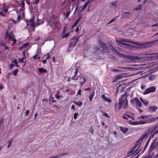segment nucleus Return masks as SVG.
<instances>
[{
    "label": "nucleus",
    "mask_w": 158,
    "mask_h": 158,
    "mask_svg": "<svg viewBox=\"0 0 158 158\" xmlns=\"http://www.w3.org/2000/svg\"><path fill=\"white\" fill-rule=\"evenodd\" d=\"M48 24L53 28H56L58 27V25L56 20L52 18L50 19L49 21Z\"/></svg>",
    "instance_id": "obj_8"
},
{
    "label": "nucleus",
    "mask_w": 158,
    "mask_h": 158,
    "mask_svg": "<svg viewBox=\"0 0 158 158\" xmlns=\"http://www.w3.org/2000/svg\"><path fill=\"white\" fill-rule=\"evenodd\" d=\"M47 60L46 59V60H43V63H44V64H45V63H46V62L47 61Z\"/></svg>",
    "instance_id": "obj_64"
},
{
    "label": "nucleus",
    "mask_w": 158,
    "mask_h": 158,
    "mask_svg": "<svg viewBox=\"0 0 158 158\" xmlns=\"http://www.w3.org/2000/svg\"><path fill=\"white\" fill-rule=\"evenodd\" d=\"M116 42L119 45H126L127 48H131L132 46L127 43H131V44L137 45V47L138 48H143V46L147 44L146 43H139L135 41H133L130 40L126 39H121L119 40H116Z\"/></svg>",
    "instance_id": "obj_1"
},
{
    "label": "nucleus",
    "mask_w": 158,
    "mask_h": 158,
    "mask_svg": "<svg viewBox=\"0 0 158 158\" xmlns=\"http://www.w3.org/2000/svg\"><path fill=\"white\" fill-rule=\"evenodd\" d=\"M89 2V0L87 1L85 4H84L83 7L82 9V10L81 11V12L84 9H85L87 7L88 4Z\"/></svg>",
    "instance_id": "obj_22"
},
{
    "label": "nucleus",
    "mask_w": 158,
    "mask_h": 158,
    "mask_svg": "<svg viewBox=\"0 0 158 158\" xmlns=\"http://www.w3.org/2000/svg\"><path fill=\"white\" fill-rule=\"evenodd\" d=\"M104 115L105 116H106V117H107L108 118H110L109 116L108 115V114L107 113H104Z\"/></svg>",
    "instance_id": "obj_54"
},
{
    "label": "nucleus",
    "mask_w": 158,
    "mask_h": 158,
    "mask_svg": "<svg viewBox=\"0 0 158 158\" xmlns=\"http://www.w3.org/2000/svg\"><path fill=\"white\" fill-rule=\"evenodd\" d=\"M9 23H15V22L13 20H12L10 21Z\"/></svg>",
    "instance_id": "obj_59"
},
{
    "label": "nucleus",
    "mask_w": 158,
    "mask_h": 158,
    "mask_svg": "<svg viewBox=\"0 0 158 158\" xmlns=\"http://www.w3.org/2000/svg\"><path fill=\"white\" fill-rule=\"evenodd\" d=\"M117 1H115L114 2H111V5L112 6H116L117 4Z\"/></svg>",
    "instance_id": "obj_37"
},
{
    "label": "nucleus",
    "mask_w": 158,
    "mask_h": 158,
    "mask_svg": "<svg viewBox=\"0 0 158 158\" xmlns=\"http://www.w3.org/2000/svg\"><path fill=\"white\" fill-rule=\"evenodd\" d=\"M25 58V57H23L22 58L19 59L18 60L19 61V62L24 63V64L23 66H24L26 64V62L24 61V60Z\"/></svg>",
    "instance_id": "obj_25"
},
{
    "label": "nucleus",
    "mask_w": 158,
    "mask_h": 158,
    "mask_svg": "<svg viewBox=\"0 0 158 158\" xmlns=\"http://www.w3.org/2000/svg\"><path fill=\"white\" fill-rule=\"evenodd\" d=\"M140 151V149H135L133 148L131 149L127 153L128 156L132 155H135L137 154Z\"/></svg>",
    "instance_id": "obj_7"
},
{
    "label": "nucleus",
    "mask_w": 158,
    "mask_h": 158,
    "mask_svg": "<svg viewBox=\"0 0 158 158\" xmlns=\"http://www.w3.org/2000/svg\"><path fill=\"white\" fill-rule=\"evenodd\" d=\"M69 14L70 13L69 12H67V13H66V17H68L69 15Z\"/></svg>",
    "instance_id": "obj_57"
},
{
    "label": "nucleus",
    "mask_w": 158,
    "mask_h": 158,
    "mask_svg": "<svg viewBox=\"0 0 158 158\" xmlns=\"http://www.w3.org/2000/svg\"><path fill=\"white\" fill-rule=\"evenodd\" d=\"M102 47L103 49H105L106 48V45L104 43H102L101 44Z\"/></svg>",
    "instance_id": "obj_36"
},
{
    "label": "nucleus",
    "mask_w": 158,
    "mask_h": 158,
    "mask_svg": "<svg viewBox=\"0 0 158 158\" xmlns=\"http://www.w3.org/2000/svg\"><path fill=\"white\" fill-rule=\"evenodd\" d=\"M15 66V64H11L10 66V69H11L13 68L14 66Z\"/></svg>",
    "instance_id": "obj_51"
},
{
    "label": "nucleus",
    "mask_w": 158,
    "mask_h": 158,
    "mask_svg": "<svg viewBox=\"0 0 158 158\" xmlns=\"http://www.w3.org/2000/svg\"><path fill=\"white\" fill-rule=\"evenodd\" d=\"M142 102L145 105H147L149 103L148 101L146 99H143Z\"/></svg>",
    "instance_id": "obj_30"
},
{
    "label": "nucleus",
    "mask_w": 158,
    "mask_h": 158,
    "mask_svg": "<svg viewBox=\"0 0 158 158\" xmlns=\"http://www.w3.org/2000/svg\"><path fill=\"white\" fill-rule=\"evenodd\" d=\"M78 114V113H75L74 115V118L75 119H76L77 118V116Z\"/></svg>",
    "instance_id": "obj_38"
},
{
    "label": "nucleus",
    "mask_w": 158,
    "mask_h": 158,
    "mask_svg": "<svg viewBox=\"0 0 158 158\" xmlns=\"http://www.w3.org/2000/svg\"><path fill=\"white\" fill-rule=\"evenodd\" d=\"M135 105L136 106H137L138 107H141L142 106V104L139 99L137 101Z\"/></svg>",
    "instance_id": "obj_23"
},
{
    "label": "nucleus",
    "mask_w": 158,
    "mask_h": 158,
    "mask_svg": "<svg viewBox=\"0 0 158 158\" xmlns=\"http://www.w3.org/2000/svg\"><path fill=\"white\" fill-rule=\"evenodd\" d=\"M156 90V88L154 86H152L147 89L144 92V94H147L155 92Z\"/></svg>",
    "instance_id": "obj_10"
},
{
    "label": "nucleus",
    "mask_w": 158,
    "mask_h": 158,
    "mask_svg": "<svg viewBox=\"0 0 158 158\" xmlns=\"http://www.w3.org/2000/svg\"><path fill=\"white\" fill-rule=\"evenodd\" d=\"M21 18L20 15H18L17 18V20L19 21L20 20V18Z\"/></svg>",
    "instance_id": "obj_46"
},
{
    "label": "nucleus",
    "mask_w": 158,
    "mask_h": 158,
    "mask_svg": "<svg viewBox=\"0 0 158 158\" xmlns=\"http://www.w3.org/2000/svg\"><path fill=\"white\" fill-rule=\"evenodd\" d=\"M81 79H82L83 80V81H81L80 82L81 85H83L84 84V83L86 81V80L85 77H81Z\"/></svg>",
    "instance_id": "obj_26"
},
{
    "label": "nucleus",
    "mask_w": 158,
    "mask_h": 158,
    "mask_svg": "<svg viewBox=\"0 0 158 158\" xmlns=\"http://www.w3.org/2000/svg\"><path fill=\"white\" fill-rule=\"evenodd\" d=\"M89 131L92 134H93L94 132V129L93 127H91L89 130Z\"/></svg>",
    "instance_id": "obj_43"
},
{
    "label": "nucleus",
    "mask_w": 158,
    "mask_h": 158,
    "mask_svg": "<svg viewBox=\"0 0 158 158\" xmlns=\"http://www.w3.org/2000/svg\"><path fill=\"white\" fill-rule=\"evenodd\" d=\"M71 109H74L75 110V108L74 106V105H72L71 106Z\"/></svg>",
    "instance_id": "obj_63"
},
{
    "label": "nucleus",
    "mask_w": 158,
    "mask_h": 158,
    "mask_svg": "<svg viewBox=\"0 0 158 158\" xmlns=\"http://www.w3.org/2000/svg\"><path fill=\"white\" fill-rule=\"evenodd\" d=\"M149 118V116H142L139 117V118L144 119V120H141L142 121H147L148 120H150L149 122H148L147 123L152 122L158 120V116L155 118Z\"/></svg>",
    "instance_id": "obj_5"
},
{
    "label": "nucleus",
    "mask_w": 158,
    "mask_h": 158,
    "mask_svg": "<svg viewBox=\"0 0 158 158\" xmlns=\"http://www.w3.org/2000/svg\"><path fill=\"white\" fill-rule=\"evenodd\" d=\"M102 98L106 102L111 103L112 102L111 100L109 98L106 96L104 94H102Z\"/></svg>",
    "instance_id": "obj_13"
},
{
    "label": "nucleus",
    "mask_w": 158,
    "mask_h": 158,
    "mask_svg": "<svg viewBox=\"0 0 158 158\" xmlns=\"http://www.w3.org/2000/svg\"><path fill=\"white\" fill-rule=\"evenodd\" d=\"M148 135L149 132H145L142 135L141 138L140 139H142V141H143L144 139H146L148 137Z\"/></svg>",
    "instance_id": "obj_15"
},
{
    "label": "nucleus",
    "mask_w": 158,
    "mask_h": 158,
    "mask_svg": "<svg viewBox=\"0 0 158 158\" xmlns=\"http://www.w3.org/2000/svg\"><path fill=\"white\" fill-rule=\"evenodd\" d=\"M74 77H72V78H71V79L72 80H78V78H74Z\"/></svg>",
    "instance_id": "obj_58"
},
{
    "label": "nucleus",
    "mask_w": 158,
    "mask_h": 158,
    "mask_svg": "<svg viewBox=\"0 0 158 158\" xmlns=\"http://www.w3.org/2000/svg\"><path fill=\"white\" fill-rule=\"evenodd\" d=\"M18 70H19L18 69H17L15 70L13 72V73H12L15 76L17 74V73L18 72Z\"/></svg>",
    "instance_id": "obj_31"
},
{
    "label": "nucleus",
    "mask_w": 158,
    "mask_h": 158,
    "mask_svg": "<svg viewBox=\"0 0 158 158\" xmlns=\"http://www.w3.org/2000/svg\"><path fill=\"white\" fill-rule=\"evenodd\" d=\"M6 36L4 37V38L5 39L8 38L9 40H14V35L12 33H8L7 32H6Z\"/></svg>",
    "instance_id": "obj_11"
},
{
    "label": "nucleus",
    "mask_w": 158,
    "mask_h": 158,
    "mask_svg": "<svg viewBox=\"0 0 158 158\" xmlns=\"http://www.w3.org/2000/svg\"><path fill=\"white\" fill-rule=\"evenodd\" d=\"M23 46L24 47H27L28 46H29V44L27 43L25 44H24Z\"/></svg>",
    "instance_id": "obj_50"
},
{
    "label": "nucleus",
    "mask_w": 158,
    "mask_h": 158,
    "mask_svg": "<svg viewBox=\"0 0 158 158\" xmlns=\"http://www.w3.org/2000/svg\"><path fill=\"white\" fill-rule=\"evenodd\" d=\"M81 19V16H80L78 19L77 20L75 23L74 24L73 26V27H75L76 25L79 22V21L80 19Z\"/></svg>",
    "instance_id": "obj_29"
},
{
    "label": "nucleus",
    "mask_w": 158,
    "mask_h": 158,
    "mask_svg": "<svg viewBox=\"0 0 158 158\" xmlns=\"http://www.w3.org/2000/svg\"><path fill=\"white\" fill-rule=\"evenodd\" d=\"M50 158H59L58 154L56 155L55 156H51Z\"/></svg>",
    "instance_id": "obj_44"
},
{
    "label": "nucleus",
    "mask_w": 158,
    "mask_h": 158,
    "mask_svg": "<svg viewBox=\"0 0 158 158\" xmlns=\"http://www.w3.org/2000/svg\"><path fill=\"white\" fill-rule=\"evenodd\" d=\"M158 127V123L156 125H155L154 126V127H153V130H155V129H156L157 127Z\"/></svg>",
    "instance_id": "obj_47"
},
{
    "label": "nucleus",
    "mask_w": 158,
    "mask_h": 158,
    "mask_svg": "<svg viewBox=\"0 0 158 158\" xmlns=\"http://www.w3.org/2000/svg\"><path fill=\"white\" fill-rule=\"evenodd\" d=\"M123 87H122V84H120L117 87V92H119V91H122L123 90Z\"/></svg>",
    "instance_id": "obj_21"
},
{
    "label": "nucleus",
    "mask_w": 158,
    "mask_h": 158,
    "mask_svg": "<svg viewBox=\"0 0 158 158\" xmlns=\"http://www.w3.org/2000/svg\"><path fill=\"white\" fill-rule=\"evenodd\" d=\"M68 154V152L61 153L60 154H58L59 157L60 158L64 156L65 155H67Z\"/></svg>",
    "instance_id": "obj_27"
},
{
    "label": "nucleus",
    "mask_w": 158,
    "mask_h": 158,
    "mask_svg": "<svg viewBox=\"0 0 158 158\" xmlns=\"http://www.w3.org/2000/svg\"><path fill=\"white\" fill-rule=\"evenodd\" d=\"M155 149L158 151V138L156 137L151 143L149 148L150 152Z\"/></svg>",
    "instance_id": "obj_4"
},
{
    "label": "nucleus",
    "mask_w": 158,
    "mask_h": 158,
    "mask_svg": "<svg viewBox=\"0 0 158 158\" xmlns=\"http://www.w3.org/2000/svg\"><path fill=\"white\" fill-rule=\"evenodd\" d=\"M46 56H47V57H46V59L47 60H48V59H50L51 57L49 55V54L48 53L46 55Z\"/></svg>",
    "instance_id": "obj_41"
},
{
    "label": "nucleus",
    "mask_w": 158,
    "mask_h": 158,
    "mask_svg": "<svg viewBox=\"0 0 158 158\" xmlns=\"http://www.w3.org/2000/svg\"><path fill=\"white\" fill-rule=\"evenodd\" d=\"M75 103L79 107H80L82 105V103L80 101H78L77 102H75Z\"/></svg>",
    "instance_id": "obj_33"
},
{
    "label": "nucleus",
    "mask_w": 158,
    "mask_h": 158,
    "mask_svg": "<svg viewBox=\"0 0 158 158\" xmlns=\"http://www.w3.org/2000/svg\"><path fill=\"white\" fill-rule=\"evenodd\" d=\"M142 8V6L141 5H139L138 6L136 7L135 10H140Z\"/></svg>",
    "instance_id": "obj_35"
},
{
    "label": "nucleus",
    "mask_w": 158,
    "mask_h": 158,
    "mask_svg": "<svg viewBox=\"0 0 158 158\" xmlns=\"http://www.w3.org/2000/svg\"><path fill=\"white\" fill-rule=\"evenodd\" d=\"M149 109L151 111L155 112L157 109V107L155 106H150Z\"/></svg>",
    "instance_id": "obj_16"
},
{
    "label": "nucleus",
    "mask_w": 158,
    "mask_h": 158,
    "mask_svg": "<svg viewBox=\"0 0 158 158\" xmlns=\"http://www.w3.org/2000/svg\"><path fill=\"white\" fill-rule=\"evenodd\" d=\"M94 94L95 92L94 91H92V92L90 94L89 97V101H92L94 98Z\"/></svg>",
    "instance_id": "obj_17"
},
{
    "label": "nucleus",
    "mask_w": 158,
    "mask_h": 158,
    "mask_svg": "<svg viewBox=\"0 0 158 158\" xmlns=\"http://www.w3.org/2000/svg\"><path fill=\"white\" fill-rule=\"evenodd\" d=\"M12 141V139H10V140H9V141H8V144L7 146V148H10L11 146V142Z\"/></svg>",
    "instance_id": "obj_32"
},
{
    "label": "nucleus",
    "mask_w": 158,
    "mask_h": 158,
    "mask_svg": "<svg viewBox=\"0 0 158 158\" xmlns=\"http://www.w3.org/2000/svg\"><path fill=\"white\" fill-rule=\"evenodd\" d=\"M114 51L116 53L117 55L119 56H124L123 54L119 53L117 50H115Z\"/></svg>",
    "instance_id": "obj_34"
},
{
    "label": "nucleus",
    "mask_w": 158,
    "mask_h": 158,
    "mask_svg": "<svg viewBox=\"0 0 158 158\" xmlns=\"http://www.w3.org/2000/svg\"><path fill=\"white\" fill-rule=\"evenodd\" d=\"M142 139H140L138 141H137L135 145L134 146L133 148L135 149H139V148L140 147V143L142 142Z\"/></svg>",
    "instance_id": "obj_12"
},
{
    "label": "nucleus",
    "mask_w": 158,
    "mask_h": 158,
    "mask_svg": "<svg viewBox=\"0 0 158 158\" xmlns=\"http://www.w3.org/2000/svg\"><path fill=\"white\" fill-rule=\"evenodd\" d=\"M79 37H73L71 39V42L69 45V47H73L75 46L78 41Z\"/></svg>",
    "instance_id": "obj_6"
},
{
    "label": "nucleus",
    "mask_w": 158,
    "mask_h": 158,
    "mask_svg": "<svg viewBox=\"0 0 158 158\" xmlns=\"http://www.w3.org/2000/svg\"><path fill=\"white\" fill-rule=\"evenodd\" d=\"M90 89H91V88L89 87V88H88L85 89V91H86L89 90Z\"/></svg>",
    "instance_id": "obj_60"
},
{
    "label": "nucleus",
    "mask_w": 158,
    "mask_h": 158,
    "mask_svg": "<svg viewBox=\"0 0 158 158\" xmlns=\"http://www.w3.org/2000/svg\"><path fill=\"white\" fill-rule=\"evenodd\" d=\"M115 20V19L114 18H113L109 22V23H110L113 22H114Z\"/></svg>",
    "instance_id": "obj_45"
},
{
    "label": "nucleus",
    "mask_w": 158,
    "mask_h": 158,
    "mask_svg": "<svg viewBox=\"0 0 158 158\" xmlns=\"http://www.w3.org/2000/svg\"><path fill=\"white\" fill-rule=\"evenodd\" d=\"M119 69H131V68H127V67H120L119 68Z\"/></svg>",
    "instance_id": "obj_42"
},
{
    "label": "nucleus",
    "mask_w": 158,
    "mask_h": 158,
    "mask_svg": "<svg viewBox=\"0 0 158 158\" xmlns=\"http://www.w3.org/2000/svg\"><path fill=\"white\" fill-rule=\"evenodd\" d=\"M34 18H33L31 20H29V21L28 22L27 25L29 27V31H34L35 30V28L37 25L38 26L39 24L37 23H34Z\"/></svg>",
    "instance_id": "obj_3"
},
{
    "label": "nucleus",
    "mask_w": 158,
    "mask_h": 158,
    "mask_svg": "<svg viewBox=\"0 0 158 158\" xmlns=\"http://www.w3.org/2000/svg\"><path fill=\"white\" fill-rule=\"evenodd\" d=\"M21 7L19 8V10L21 11H23L24 10V6L25 5L24 2L23 1H21V3L20 4Z\"/></svg>",
    "instance_id": "obj_14"
},
{
    "label": "nucleus",
    "mask_w": 158,
    "mask_h": 158,
    "mask_svg": "<svg viewBox=\"0 0 158 158\" xmlns=\"http://www.w3.org/2000/svg\"><path fill=\"white\" fill-rule=\"evenodd\" d=\"M39 2V0H35V4H37Z\"/></svg>",
    "instance_id": "obj_62"
},
{
    "label": "nucleus",
    "mask_w": 158,
    "mask_h": 158,
    "mask_svg": "<svg viewBox=\"0 0 158 158\" xmlns=\"http://www.w3.org/2000/svg\"><path fill=\"white\" fill-rule=\"evenodd\" d=\"M127 100V95L126 93L122 95L119 99L118 103L116 104L115 109L119 110L123 106V104L125 101Z\"/></svg>",
    "instance_id": "obj_2"
},
{
    "label": "nucleus",
    "mask_w": 158,
    "mask_h": 158,
    "mask_svg": "<svg viewBox=\"0 0 158 158\" xmlns=\"http://www.w3.org/2000/svg\"><path fill=\"white\" fill-rule=\"evenodd\" d=\"M56 96L57 99H59L60 97L59 96V94H57L56 95Z\"/></svg>",
    "instance_id": "obj_61"
},
{
    "label": "nucleus",
    "mask_w": 158,
    "mask_h": 158,
    "mask_svg": "<svg viewBox=\"0 0 158 158\" xmlns=\"http://www.w3.org/2000/svg\"><path fill=\"white\" fill-rule=\"evenodd\" d=\"M152 133L155 135V134H156L158 133V129L156 131H152Z\"/></svg>",
    "instance_id": "obj_48"
},
{
    "label": "nucleus",
    "mask_w": 158,
    "mask_h": 158,
    "mask_svg": "<svg viewBox=\"0 0 158 158\" xmlns=\"http://www.w3.org/2000/svg\"><path fill=\"white\" fill-rule=\"evenodd\" d=\"M146 86L144 85H142L141 86V89H144L145 88Z\"/></svg>",
    "instance_id": "obj_56"
},
{
    "label": "nucleus",
    "mask_w": 158,
    "mask_h": 158,
    "mask_svg": "<svg viewBox=\"0 0 158 158\" xmlns=\"http://www.w3.org/2000/svg\"><path fill=\"white\" fill-rule=\"evenodd\" d=\"M81 89L79 90L77 94H79V95H81Z\"/></svg>",
    "instance_id": "obj_53"
},
{
    "label": "nucleus",
    "mask_w": 158,
    "mask_h": 158,
    "mask_svg": "<svg viewBox=\"0 0 158 158\" xmlns=\"http://www.w3.org/2000/svg\"><path fill=\"white\" fill-rule=\"evenodd\" d=\"M120 130L124 133H125L127 131L128 128L127 127H120Z\"/></svg>",
    "instance_id": "obj_20"
},
{
    "label": "nucleus",
    "mask_w": 158,
    "mask_h": 158,
    "mask_svg": "<svg viewBox=\"0 0 158 158\" xmlns=\"http://www.w3.org/2000/svg\"><path fill=\"white\" fill-rule=\"evenodd\" d=\"M112 71L114 72H119L120 73L122 72H124L125 71V70H118V69H112Z\"/></svg>",
    "instance_id": "obj_28"
},
{
    "label": "nucleus",
    "mask_w": 158,
    "mask_h": 158,
    "mask_svg": "<svg viewBox=\"0 0 158 158\" xmlns=\"http://www.w3.org/2000/svg\"><path fill=\"white\" fill-rule=\"evenodd\" d=\"M69 33H67L64 36V37H67L69 35Z\"/></svg>",
    "instance_id": "obj_52"
},
{
    "label": "nucleus",
    "mask_w": 158,
    "mask_h": 158,
    "mask_svg": "<svg viewBox=\"0 0 158 158\" xmlns=\"http://www.w3.org/2000/svg\"><path fill=\"white\" fill-rule=\"evenodd\" d=\"M128 102L127 100L126 101H125L124 102V103L123 104V108L125 109L126 108H128Z\"/></svg>",
    "instance_id": "obj_18"
},
{
    "label": "nucleus",
    "mask_w": 158,
    "mask_h": 158,
    "mask_svg": "<svg viewBox=\"0 0 158 158\" xmlns=\"http://www.w3.org/2000/svg\"><path fill=\"white\" fill-rule=\"evenodd\" d=\"M78 73V69H76L75 72H73V73L74 74V76L75 77L77 74Z\"/></svg>",
    "instance_id": "obj_39"
},
{
    "label": "nucleus",
    "mask_w": 158,
    "mask_h": 158,
    "mask_svg": "<svg viewBox=\"0 0 158 158\" xmlns=\"http://www.w3.org/2000/svg\"><path fill=\"white\" fill-rule=\"evenodd\" d=\"M29 112V110H26V116H27L28 115Z\"/></svg>",
    "instance_id": "obj_55"
},
{
    "label": "nucleus",
    "mask_w": 158,
    "mask_h": 158,
    "mask_svg": "<svg viewBox=\"0 0 158 158\" xmlns=\"http://www.w3.org/2000/svg\"><path fill=\"white\" fill-rule=\"evenodd\" d=\"M39 72L40 73H47V70L44 69L43 68H39Z\"/></svg>",
    "instance_id": "obj_24"
},
{
    "label": "nucleus",
    "mask_w": 158,
    "mask_h": 158,
    "mask_svg": "<svg viewBox=\"0 0 158 158\" xmlns=\"http://www.w3.org/2000/svg\"><path fill=\"white\" fill-rule=\"evenodd\" d=\"M138 98H135L130 100L131 102L133 104H136Z\"/></svg>",
    "instance_id": "obj_19"
},
{
    "label": "nucleus",
    "mask_w": 158,
    "mask_h": 158,
    "mask_svg": "<svg viewBox=\"0 0 158 158\" xmlns=\"http://www.w3.org/2000/svg\"><path fill=\"white\" fill-rule=\"evenodd\" d=\"M150 121V120H148L147 121H142L141 120H140L132 122L130 120H129L128 121V122H129L131 125H136L146 124L147 123L149 122Z\"/></svg>",
    "instance_id": "obj_9"
},
{
    "label": "nucleus",
    "mask_w": 158,
    "mask_h": 158,
    "mask_svg": "<svg viewBox=\"0 0 158 158\" xmlns=\"http://www.w3.org/2000/svg\"><path fill=\"white\" fill-rule=\"evenodd\" d=\"M154 135L152 133V132L151 135L150 136L149 140H150V139L152 138L153 137Z\"/></svg>",
    "instance_id": "obj_49"
},
{
    "label": "nucleus",
    "mask_w": 158,
    "mask_h": 158,
    "mask_svg": "<svg viewBox=\"0 0 158 158\" xmlns=\"http://www.w3.org/2000/svg\"><path fill=\"white\" fill-rule=\"evenodd\" d=\"M127 117H128L129 118H131L133 120L135 119V118L133 116H131V115H127Z\"/></svg>",
    "instance_id": "obj_40"
}]
</instances>
